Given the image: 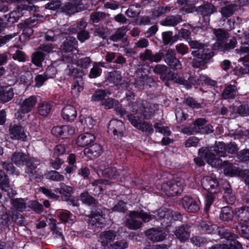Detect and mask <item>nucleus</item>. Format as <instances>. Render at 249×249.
<instances>
[{
    "label": "nucleus",
    "instance_id": "nucleus-39",
    "mask_svg": "<svg viewBox=\"0 0 249 249\" xmlns=\"http://www.w3.org/2000/svg\"><path fill=\"white\" fill-rule=\"evenodd\" d=\"M104 64L102 62H94L93 67L91 69L89 76L90 78H95L100 76L102 73L101 67H103Z\"/></svg>",
    "mask_w": 249,
    "mask_h": 249
},
{
    "label": "nucleus",
    "instance_id": "nucleus-32",
    "mask_svg": "<svg viewBox=\"0 0 249 249\" xmlns=\"http://www.w3.org/2000/svg\"><path fill=\"white\" fill-rule=\"evenodd\" d=\"M95 139V137L94 135L89 133H86L81 134L77 138V143L78 145L84 147L93 142Z\"/></svg>",
    "mask_w": 249,
    "mask_h": 249
},
{
    "label": "nucleus",
    "instance_id": "nucleus-43",
    "mask_svg": "<svg viewBox=\"0 0 249 249\" xmlns=\"http://www.w3.org/2000/svg\"><path fill=\"white\" fill-rule=\"evenodd\" d=\"M233 216V212L229 207H225L222 208L219 215V217L221 220L229 221L231 220Z\"/></svg>",
    "mask_w": 249,
    "mask_h": 249
},
{
    "label": "nucleus",
    "instance_id": "nucleus-2",
    "mask_svg": "<svg viewBox=\"0 0 249 249\" xmlns=\"http://www.w3.org/2000/svg\"><path fill=\"white\" fill-rule=\"evenodd\" d=\"M153 71L160 75V78L163 81L174 80L180 85H183L187 89L192 87V85L196 84V80L190 76L187 80L181 77H177V74L173 72L165 65L157 64L153 68Z\"/></svg>",
    "mask_w": 249,
    "mask_h": 249
},
{
    "label": "nucleus",
    "instance_id": "nucleus-44",
    "mask_svg": "<svg viewBox=\"0 0 249 249\" xmlns=\"http://www.w3.org/2000/svg\"><path fill=\"white\" fill-rule=\"evenodd\" d=\"M216 230L217 232L221 238H224L227 240L226 242L231 240V238L236 237L235 234L229 231L223 227H217Z\"/></svg>",
    "mask_w": 249,
    "mask_h": 249
},
{
    "label": "nucleus",
    "instance_id": "nucleus-16",
    "mask_svg": "<svg viewBox=\"0 0 249 249\" xmlns=\"http://www.w3.org/2000/svg\"><path fill=\"white\" fill-rule=\"evenodd\" d=\"M145 234L147 239L153 242H159L162 241L166 237V233L162 230L158 229L152 228L147 230Z\"/></svg>",
    "mask_w": 249,
    "mask_h": 249
},
{
    "label": "nucleus",
    "instance_id": "nucleus-34",
    "mask_svg": "<svg viewBox=\"0 0 249 249\" xmlns=\"http://www.w3.org/2000/svg\"><path fill=\"white\" fill-rule=\"evenodd\" d=\"M221 166L224 167V172L226 175L232 177L237 175V173L240 175V174L241 173V172L237 170L236 167L233 166L232 164L227 161H224L223 162L222 161L221 165L218 167Z\"/></svg>",
    "mask_w": 249,
    "mask_h": 249
},
{
    "label": "nucleus",
    "instance_id": "nucleus-1",
    "mask_svg": "<svg viewBox=\"0 0 249 249\" xmlns=\"http://www.w3.org/2000/svg\"><path fill=\"white\" fill-rule=\"evenodd\" d=\"M189 45L192 49L196 50L192 52L194 58L193 66L199 68L204 66L213 56V53L206 48L207 45L197 40H190Z\"/></svg>",
    "mask_w": 249,
    "mask_h": 249
},
{
    "label": "nucleus",
    "instance_id": "nucleus-48",
    "mask_svg": "<svg viewBox=\"0 0 249 249\" xmlns=\"http://www.w3.org/2000/svg\"><path fill=\"white\" fill-rule=\"evenodd\" d=\"M235 239L231 238L229 241L223 244V249H243L242 245Z\"/></svg>",
    "mask_w": 249,
    "mask_h": 249
},
{
    "label": "nucleus",
    "instance_id": "nucleus-63",
    "mask_svg": "<svg viewBox=\"0 0 249 249\" xmlns=\"http://www.w3.org/2000/svg\"><path fill=\"white\" fill-rule=\"evenodd\" d=\"M11 219L13 222L18 225H22L25 222V218L22 214L17 212L13 213Z\"/></svg>",
    "mask_w": 249,
    "mask_h": 249
},
{
    "label": "nucleus",
    "instance_id": "nucleus-8",
    "mask_svg": "<svg viewBox=\"0 0 249 249\" xmlns=\"http://www.w3.org/2000/svg\"><path fill=\"white\" fill-rule=\"evenodd\" d=\"M37 102L36 96H31L25 99L20 104V110L16 114V117L18 119H21L24 114L30 112L35 106Z\"/></svg>",
    "mask_w": 249,
    "mask_h": 249
},
{
    "label": "nucleus",
    "instance_id": "nucleus-11",
    "mask_svg": "<svg viewBox=\"0 0 249 249\" xmlns=\"http://www.w3.org/2000/svg\"><path fill=\"white\" fill-rule=\"evenodd\" d=\"M107 131L109 133L112 134L114 136L122 137L125 131V127L122 121L112 119L108 124Z\"/></svg>",
    "mask_w": 249,
    "mask_h": 249
},
{
    "label": "nucleus",
    "instance_id": "nucleus-27",
    "mask_svg": "<svg viewBox=\"0 0 249 249\" xmlns=\"http://www.w3.org/2000/svg\"><path fill=\"white\" fill-rule=\"evenodd\" d=\"M153 81V79L146 74H142L141 76L135 79V82L132 87L134 86L136 88L143 89L149 83Z\"/></svg>",
    "mask_w": 249,
    "mask_h": 249
},
{
    "label": "nucleus",
    "instance_id": "nucleus-31",
    "mask_svg": "<svg viewBox=\"0 0 249 249\" xmlns=\"http://www.w3.org/2000/svg\"><path fill=\"white\" fill-rule=\"evenodd\" d=\"M238 94L237 87L234 85H229L224 89L222 97L224 99H234Z\"/></svg>",
    "mask_w": 249,
    "mask_h": 249
},
{
    "label": "nucleus",
    "instance_id": "nucleus-6",
    "mask_svg": "<svg viewBox=\"0 0 249 249\" xmlns=\"http://www.w3.org/2000/svg\"><path fill=\"white\" fill-rule=\"evenodd\" d=\"M137 108H135V105L133 107V109L137 111L136 114H138L142 120L144 121V119L151 118L155 113L159 110V105L155 103H150L146 100H142L136 103Z\"/></svg>",
    "mask_w": 249,
    "mask_h": 249
},
{
    "label": "nucleus",
    "instance_id": "nucleus-22",
    "mask_svg": "<svg viewBox=\"0 0 249 249\" xmlns=\"http://www.w3.org/2000/svg\"><path fill=\"white\" fill-rule=\"evenodd\" d=\"M55 192L61 195L62 198L65 201L72 200L71 194L73 193V188L71 186L66 185L64 183H61L60 188H56Z\"/></svg>",
    "mask_w": 249,
    "mask_h": 249
},
{
    "label": "nucleus",
    "instance_id": "nucleus-56",
    "mask_svg": "<svg viewBox=\"0 0 249 249\" xmlns=\"http://www.w3.org/2000/svg\"><path fill=\"white\" fill-rule=\"evenodd\" d=\"M119 102L113 98H107L105 101H102L101 105L104 106L106 109H110L119 105Z\"/></svg>",
    "mask_w": 249,
    "mask_h": 249
},
{
    "label": "nucleus",
    "instance_id": "nucleus-4",
    "mask_svg": "<svg viewBox=\"0 0 249 249\" xmlns=\"http://www.w3.org/2000/svg\"><path fill=\"white\" fill-rule=\"evenodd\" d=\"M116 114L121 117L125 118L128 120L131 124L138 129L149 134L153 132L152 125L145 121L141 119L138 114H129L127 111L122 107H117L115 108Z\"/></svg>",
    "mask_w": 249,
    "mask_h": 249
},
{
    "label": "nucleus",
    "instance_id": "nucleus-13",
    "mask_svg": "<svg viewBox=\"0 0 249 249\" xmlns=\"http://www.w3.org/2000/svg\"><path fill=\"white\" fill-rule=\"evenodd\" d=\"M107 80L110 83L114 84L115 85H118L120 84L123 88H125L126 89H131L132 88L130 87V84L129 83V81L128 78L126 80H124V83H123L122 80V77L121 72L119 71H114L109 73Z\"/></svg>",
    "mask_w": 249,
    "mask_h": 249
},
{
    "label": "nucleus",
    "instance_id": "nucleus-51",
    "mask_svg": "<svg viewBox=\"0 0 249 249\" xmlns=\"http://www.w3.org/2000/svg\"><path fill=\"white\" fill-rule=\"evenodd\" d=\"M107 181L102 179L94 180L91 183L94 195L99 194L102 191V184H105Z\"/></svg>",
    "mask_w": 249,
    "mask_h": 249
},
{
    "label": "nucleus",
    "instance_id": "nucleus-62",
    "mask_svg": "<svg viewBox=\"0 0 249 249\" xmlns=\"http://www.w3.org/2000/svg\"><path fill=\"white\" fill-rule=\"evenodd\" d=\"M170 10L168 7H157L152 12V16L154 18H158Z\"/></svg>",
    "mask_w": 249,
    "mask_h": 249
},
{
    "label": "nucleus",
    "instance_id": "nucleus-9",
    "mask_svg": "<svg viewBox=\"0 0 249 249\" xmlns=\"http://www.w3.org/2000/svg\"><path fill=\"white\" fill-rule=\"evenodd\" d=\"M175 51L172 49L166 50L164 57V61L171 69L174 70H181L182 65L179 60L176 56Z\"/></svg>",
    "mask_w": 249,
    "mask_h": 249
},
{
    "label": "nucleus",
    "instance_id": "nucleus-33",
    "mask_svg": "<svg viewBox=\"0 0 249 249\" xmlns=\"http://www.w3.org/2000/svg\"><path fill=\"white\" fill-rule=\"evenodd\" d=\"M237 10V5L235 4L231 3L222 7L220 13L223 18H228L232 16Z\"/></svg>",
    "mask_w": 249,
    "mask_h": 249
},
{
    "label": "nucleus",
    "instance_id": "nucleus-35",
    "mask_svg": "<svg viewBox=\"0 0 249 249\" xmlns=\"http://www.w3.org/2000/svg\"><path fill=\"white\" fill-rule=\"evenodd\" d=\"M238 219L245 222H249V207H241L236 211Z\"/></svg>",
    "mask_w": 249,
    "mask_h": 249
},
{
    "label": "nucleus",
    "instance_id": "nucleus-49",
    "mask_svg": "<svg viewBox=\"0 0 249 249\" xmlns=\"http://www.w3.org/2000/svg\"><path fill=\"white\" fill-rule=\"evenodd\" d=\"M236 230L241 236L249 239V227L248 225L239 223L236 226Z\"/></svg>",
    "mask_w": 249,
    "mask_h": 249
},
{
    "label": "nucleus",
    "instance_id": "nucleus-7",
    "mask_svg": "<svg viewBox=\"0 0 249 249\" xmlns=\"http://www.w3.org/2000/svg\"><path fill=\"white\" fill-rule=\"evenodd\" d=\"M161 190L169 196H174L182 192V183L180 181L170 180L161 185Z\"/></svg>",
    "mask_w": 249,
    "mask_h": 249
},
{
    "label": "nucleus",
    "instance_id": "nucleus-57",
    "mask_svg": "<svg viewBox=\"0 0 249 249\" xmlns=\"http://www.w3.org/2000/svg\"><path fill=\"white\" fill-rule=\"evenodd\" d=\"M243 19L239 17H235L233 18L228 19L227 23L229 26L230 30L234 29L236 26L242 23Z\"/></svg>",
    "mask_w": 249,
    "mask_h": 249
},
{
    "label": "nucleus",
    "instance_id": "nucleus-61",
    "mask_svg": "<svg viewBox=\"0 0 249 249\" xmlns=\"http://www.w3.org/2000/svg\"><path fill=\"white\" fill-rule=\"evenodd\" d=\"M9 184L7 176L2 171H0V189L2 190L8 187Z\"/></svg>",
    "mask_w": 249,
    "mask_h": 249
},
{
    "label": "nucleus",
    "instance_id": "nucleus-60",
    "mask_svg": "<svg viewBox=\"0 0 249 249\" xmlns=\"http://www.w3.org/2000/svg\"><path fill=\"white\" fill-rule=\"evenodd\" d=\"M12 58L19 62H24L26 60V55L24 52L17 49L15 51V53L12 54Z\"/></svg>",
    "mask_w": 249,
    "mask_h": 249
},
{
    "label": "nucleus",
    "instance_id": "nucleus-21",
    "mask_svg": "<svg viewBox=\"0 0 249 249\" xmlns=\"http://www.w3.org/2000/svg\"><path fill=\"white\" fill-rule=\"evenodd\" d=\"M190 226L187 224L178 227L176 231L175 235L182 242L188 240L190 237Z\"/></svg>",
    "mask_w": 249,
    "mask_h": 249
},
{
    "label": "nucleus",
    "instance_id": "nucleus-18",
    "mask_svg": "<svg viewBox=\"0 0 249 249\" xmlns=\"http://www.w3.org/2000/svg\"><path fill=\"white\" fill-rule=\"evenodd\" d=\"M11 137L23 141H26L27 136L24 132L23 128L19 125H10L9 129Z\"/></svg>",
    "mask_w": 249,
    "mask_h": 249
},
{
    "label": "nucleus",
    "instance_id": "nucleus-5",
    "mask_svg": "<svg viewBox=\"0 0 249 249\" xmlns=\"http://www.w3.org/2000/svg\"><path fill=\"white\" fill-rule=\"evenodd\" d=\"M198 157L194 159V161L198 166L205 165L203 159L211 165L212 167L218 168L222 164V160L216 157V156L207 147H202L199 149L198 153Z\"/></svg>",
    "mask_w": 249,
    "mask_h": 249
},
{
    "label": "nucleus",
    "instance_id": "nucleus-36",
    "mask_svg": "<svg viewBox=\"0 0 249 249\" xmlns=\"http://www.w3.org/2000/svg\"><path fill=\"white\" fill-rule=\"evenodd\" d=\"M210 150L213 153L214 152L219 157H224L226 156V146L225 144L223 142H215V144L214 146L211 147Z\"/></svg>",
    "mask_w": 249,
    "mask_h": 249
},
{
    "label": "nucleus",
    "instance_id": "nucleus-20",
    "mask_svg": "<svg viewBox=\"0 0 249 249\" xmlns=\"http://www.w3.org/2000/svg\"><path fill=\"white\" fill-rule=\"evenodd\" d=\"M195 11L204 18L210 16L216 12L217 9L213 4L208 2L198 6Z\"/></svg>",
    "mask_w": 249,
    "mask_h": 249
},
{
    "label": "nucleus",
    "instance_id": "nucleus-54",
    "mask_svg": "<svg viewBox=\"0 0 249 249\" xmlns=\"http://www.w3.org/2000/svg\"><path fill=\"white\" fill-rule=\"evenodd\" d=\"M139 7V4L130 5L126 11L125 14L129 18L136 17L140 14Z\"/></svg>",
    "mask_w": 249,
    "mask_h": 249
},
{
    "label": "nucleus",
    "instance_id": "nucleus-58",
    "mask_svg": "<svg viewBox=\"0 0 249 249\" xmlns=\"http://www.w3.org/2000/svg\"><path fill=\"white\" fill-rule=\"evenodd\" d=\"M81 199L82 202L88 205L95 204L96 200L88 192H84L80 195Z\"/></svg>",
    "mask_w": 249,
    "mask_h": 249
},
{
    "label": "nucleus",
    "instance_id": "nucleus-17",
    "mask_svg": "<svg viewBox=\"0 0 249 249\" xmlns=\"http://www.w3.org/2000/svg\"><path fill=\"white\" fill-rule=\"evenodd\" d=\"M181 203L183 208L189 212L196 213L199 209L197 202L191 197L184 196L182 198Z\"/></svg>",
    "mask_w": 249,
    "mask_h": 249
},
{
    "label": "nucleus",
    "instance_id": "nucleus-19",
    "mask_svg": "<svg viewBox=\"0 0 249 249\" xmlns=\"http://www.w3.org/2000/svg\"><path fill=\"white\" fill-rule=\"evenodd\" d=\"M130 218L126 219L125 222V226L130 230H136L140 229L142 223L137 218H139L136 214V211H131L129 214Z\"/></svg>",
    "mask_w": 249,
    "mask_h": 249
},
{
    "label": "nucleus",
    "instance_id": "nucleus-47",
    "mask_svg": "<svg viewBox=\"0 0 249 249\" xmlns=\"http://www.w3.org/2000/svg\"><path fill=\"white\" fill-rule=\"evenodd\" d=\"M51 108V105L48 103L44 102L39 104L37 110L40 115L46 116L49 114Z\"/></svg>",
    "mask_w": 249,
    "mask_h": 249
},
{
    "label": "nucleus",
    "instance_id": "nucleus-59",
    "mask_svg": "<svg viewBox=\"0 0 249 249\" xmlns=\"http://www.w3.org/2000/svg\"><path fill=\"white\" fill-rule=\"evenodd\" d=\"M47 178L55 181H61L64 179V177L55 171H51L47 174Z\"/></svg>",
    "mask_w": 249,
    "mask_h": 249
},
{
    "label": "nucleus",
    "instance_id": "nucleus-53",
    "mask_svg": "<svg viewBox=\"0 0 249 249\" xmlns=\"http://www.w3.org/2000/svg\"><path fill=\"white\" fill-rule=\"evenodd\" d=\"M93 34L95 36H98L103 39H105L109 34V31L107 27L103 26L97 27L95 28Z\"/></svg>",
    "mask_w": 249,
    "mask_h": 249
},
{
    "label": "nucleus",
    "instance_id": "nucleus-45",
    "mask_svg": "<svg viewBox=\"0 0 249 249\" xmlns=\"http://www.w3.org/2000/svg\"><path fill=\"white\" fill-rule=\"evenodd\" d=\"M206 120L203 118H199L196 120L193 124H191L193 133H201L202 127L203 125L206 124Z\"/></svg>",
    "mask_w": 249,
    "mask_h": 249
},
{
    "label": "nucleus",
    "instance_id": "nucleus-40",
    "mask_svg": "<svg viewBox=\"0 0 249 249\" xmlns=\"http://www.w3.org/2000/svg\"><path fill=\"white\" fill-rule=\"evenodd\" d=\"M11 203L13 208L19 212H22L26 207V203L22 198H11Z\"/></svg>",
    "mask_w": 249,
    "mask_h": 249
},
{
    "label": "nucleus",
    "instance_id": "nucleus-3",
    "mask_svg": "<svg viewBox=\"0 0 249 249\" xmlns=\"http://www.w3.org/2000/svg\"><path fill=\"white\" fill-rule=\"evenodd\" d=\"M213 33L216 38V42L213 45L214 50L226 52L235 48L237 43L236 38H232L229 42H227L229 37L227 30L222 28L213 29Z\"/></svg>",
    "mask_w": 249,
    "mask_h": 249
},
{
    "label": "nucleus",
    "instance_id": "nucleus-15",
    "mask_svg": "<svg viewBox=\"0 0 249 249\" xmlns=\"http://www.w3.org/2000/svg\"><path fill=\"white\" fill-rule=\"evenodd\" d=\"M49 221V225L50 230L52 232L53 238L58 242L63 241L64 237L60 227L61 224L57 222L56 220L53 218H50Z\"/></svg>",
    "mask_w": 249,
    "mask_h": 249
},
{
    "label": "nucleus",
    "instance_id": "nucleus-23",
    "mask_svg": "<svg viewBox=\"0 0 249 249\" xmlns=\"http://www.w3.org/2000/svg\"><path fill=\"white\" fill-rule=\"evenodd\" d=\"M103 152L102 146L97 143L92 144L84 149V153L89 158H97Z\"/></svg>",
    "mask_w": 249,
    "mask_h": 249
},
{
    "label": "nucleus",
    "instance_id": "nucleus-28",
    "mask_svg": "<svg viewBox=\"0 0 249 249\" xmlns=\"http://www.w3.org/2000/svg\"><path fill=\"white\" fill-rule=\"evenodd\" d=\"M76 111L72 106L68 105L65 107L62 112V115L64 120L67 121H72L76 117Z\"/></svg>",
    "mask_w": 249,
    "mask_h": 249
},
{
    "label": "nucleus",
    "instance_id": "nucleus-30",
    "mask_svg": "<svg viewBox=\"0 0 249 249\" xmlns=\"http://www.w3.org/2000/svg\"><path fill=\"white\" fill-rule=\"evenodd\" d=\"M28 156L23 152H15L12 156V161L18 166H23L28 160Z\"/></svg>",
    "mask_w": 249,
    "mask_h": 249
},
{
    "label": "nucleus",
    "instance_id": "nucleus-42",
    "mask_svg": "<svg viewBox=\"0 0 249 249\" xmlns=\"http://www.w3.org/2000/svg\"><path fill=\"white\" fill-rule=\"evenodd\" d=\"M216 227V226L209 224L204 221H201L197 224V228L200 231L208 234L213 233Z\"/></svg>",
    "mask_w": 249,
    "mask_h": 249
},
{
    "label": "nucleus",
    "instance_id": "nucleus-29",
    "mask_svg": "<svg viewBox=\"0 0 249 249\" xmlns=\"http://www.w3.org/2000/svg\"><path fill=\"white\" fill-rule=\"evenodd\" d=\"M14 96L13 89L10 86H0V100L7 102L11 100Z\"/></svg>",
    "mask_w": 249,
    "mask_h": 249
},
{
    "label": "nucleus",
    "instance_id": "nucleus-50",
    "mask_svg": "<svg viewBox=\"0 0 249 249\" xmlns=\"http://www.w3.org/2000/svg\"><path fill=\"white\" fill-rule=\"evenodd\" d=\"M191 242L196 247H201L208 243V240L205 237L193 236L190 239Z\"/></svg>",
    "mask_w": 249,
    "mask_h": 249
},
{
    "label": "nucleus",
    "instance_id": "nucleus-12",
    "mask_svg": "<svg viewBox=\"0 0 249 249\" xmlns=\"http://www.w3.org/2000/svg\"><path fill=\"white\" fill-rule=\"evenodd\" d=\"M201 185L204 189L210 194L217 193L220 191L217 179L212 177H203L201 179Z\"/></svg>",
    "mask_w": 249,
    "mask_h": 249
},
{
    "label": "nucleus",
    "instance_id": "nucleus-55",
    "mask_svg": "<svg viewBox=\"0 0 249 249\" xmlns=\"http://www.w3.org/2000/svg\"><path fill=\"white\" fill-rule=\"evenodd\" d=\"M62 2L60 0H52L45 5V9L55 11L61 8Z\"/></svg>",
    "mask_w": 249,
    "mask_h": 249
},
{
    "label": "nucleus",
    "instance_id": "nucleus-37",
    "mask_svg": "<svg viewBox=\"0 0 249 249\" xmlns=\"http://www.w3.org/2000/svg\"><path fill=\"white\" fill-rule=\"evenodd\" d=\"M182 17L180 15L168 16L164 19L161 24L164 26H175L182 21Z\"/></svg>",
    "mask_w": 249,
    "mask_h": 249
},
{
    "label": "nucleus",
    "instance_id": "nucleus-64",
    "mask_svg": "<svg viewBox=\"0 0 249 249\" xmlns=\"http://www.w3.org/2000/svg\"><path fill=\"white\" fill-rule=\"evenodd\" d=\"M238 113L243 116H249V105L243 104L237 108Z\"/></svg>",
    "mask_w": 249,
    "mask_h": 249
},
{
    "label": "nucleus",
    "instance_id": "nucleus-52",
    "mask_svg": "<svg viewBox=\"0 0 249 249\" xmlns=\"http://www.w3.org/2000/svg\"><path fill=\"white\" fill-rule=\"evenodd\" d=\"M106 18V14L102 12H92L90 16V19L93 23H97Z\"/></svg>",
    "mask_w": 249,
    "mask_h": 249
},
{
    "label": "nucleus",
    "instance_id": "nucleus-25",
    "mask_svg": "<svg viewBox=\"0 0 249 249\" xmlns=\"http://www.w3.org/2000/svg\"><path fill=\"white\" fill-rule=\"evenodd\" d=\"M158 213L159 216L162 218V222H166L167 224L170 223L172 219L178 220L181 218V215L180 213H172L170 211L164 212L161 210Z\"/></svg>",
    "mask_w": 249,
    "mask_h": 249
},
{
    "label": "nucleus",
    "instance_id": "nucleus-10",
    "mask_svg": "<svg viewBox=\"0 0 249 249\" xmlns=\"http://www.w3.org/2000/svg\"><path fill=\"white\" fill-rule=\"evenodd\" d=\"M117 236L116 231L113 230H108L100 233L98 241L101 243L102 249H109V246L114 241Z\"/></svg>",
    "mask_w": 249,
    "mask_h": 249
},
{
    "label": "nucleus",
    "instance_id": "nucleus-38",
    "mask_svg": "<svg viewBox=\"0 0 249 249\" xmlns=\"http://www.w3.org/2000/svg\"><path fill=\"white\" fill-rule=\"evenodd\" d=\"M25 163L26 165L25 173L28 174L29 176L38 169L39 162L34 158H29Z\"/></svg>",
    "mask_w": 249,
    "mask_h": 249
},
{
    "label": "nucleus",
    "instance_id": "nucleus-14",
    "mask_svg": "<svg viewBox=\"0 0 249 249\" xmlns=\"http://www.w3.org/2000/svg\"><path fill=\"white\" fill-rule=\"evenodd\" d=\"M164 54L161 52L153 53L152 50L145 49L143 53L140 54V58L142 61H149L151 62L158 63L160 62L163 57Z\"/></svg>",
    "mask_w": 249,
    "mask_h": 249
},
{
    "label": "nucleus",
    "instance_id": "nucleus-46",
    "mask_svg": "<svg viewBox=\"0 0 249 249\" xmlns=\"http://www.w3.org/2000/svg\"><path fill=\"white\" fill-rule=\"evenodd\" d=\"M45 54L41 52H36L32 55V62L36 66L41 67L44 60Z\"/></svg>",
    "mask_w": 249,
    "mask_h": 249
},
{
    "label": "nucleus",
    "instance_id": "nucleus-26",
    "mask_svg": "<svg viewBox=\"0 0 249 249\" xmlns=\"http://www.w3.org/2000/svg\"><path fill=\"white\" fill-rule=\"evenodd\" d=\"M126 27H122L117 29L114 34L110 37V39L114 42H117L120 40H122L124 42H127V37L126 35L127 31Z\"/></svg>",
    "mask_w": 249,
    "mask_h": 249
},
{
    "label": "nucleus",
    "instance_id": "nucleus-24",
    "mask_svg": "<svg viewBox=\"0 0 249 249\" xmlns=\"http://www.w3.org/2000/svg\"><path fill=\"white\" fill-rule=\"evenodd\" d=\"M78 43L75 38L72 36L67 37L60 46L61 50L65 53L71 52L73 49H76Z\"/></svg>",
    "mask_w": 249,
    "mask_h": 249
},
{
    "label": "nucleus",
    "instance_id": "nucleus-41",
    "mask_svg": "<svg viewBox=\"0 0 249 249\" xmlns=\"http://www.w3.org/2000/svg\"><path fill=\"white\" fill-rule=\"evenodd\" d=\"M59 217L63 223L72 224L76 221V217L69 211H61L59 213Z\"/></svg>",
    "mask_w": 249,
    "mask_h": 249
}]
</instances>
